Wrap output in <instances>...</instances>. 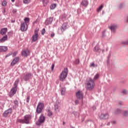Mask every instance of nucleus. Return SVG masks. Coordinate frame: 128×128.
<instances>
[{"label":"nucleus","mask_w":128,"mask_h":128,"mask_svg":"<svg viewBox=\"0 0 128 128\" xmlns=\"http://www.w3.org/2000/svg\"><path fill=\"white\" fill-rule=\"evenodd\" d=\"M118 28V26L116 24H112V32L113 34H116V29Z\"/></svg>","instance_id":"obj_19"},{"label":"nucleus","mask_w":128,"mask_h":128,"mask_svg":"<svg viewBox=\"0 0 128 128\" xmlns=\"http://www.w3.org/2000/svg\"><path fill=\"white\" fill-rule=\"evenodd\" d=\"M104 52V50H102V52Z\"/></svg>","instance_id":"obj_57"},{"label":"nucleus","mask_w":128,"mask_h":128,"mask_svg":"<svg viewBox=\"0 0 128 128\" xmlns=\"http://www.w3.org/2000/svg\"><path fill=\"white\" fill-rule=\"evenodd\" d=\"M6 32H8V28H2L0 30V34H2V36H4V34H6Z\"/></svg>","instance_id":"obj_20"},{"label":"nucleus","mask_w":128,"mask_h":128,"mask_svg":"<svg viewBox=\"0 0 128 128\" xmlns=\"http://www.w3.org/2000/svg\"><path fill=\"white\" fill-rule=\"evenodd\" d=\"M74 64H80V59L76 60L74 62Z\"/></svg>","instance_id":"obj_39"},{"label":"nucleus","mask_w":128,"mask_h":128,"mask_svg":"<svg viewBox=\"0 0 128 128\" xmlns=\"http://www.w3.org/2000/svg\"><path fill=\"white\" fill-rule=\"evenodd\" d=\"M24 3L26 4H28L30 3V0H24Z\"/></svg>","instance_id":"obj_40"},{"label":"nucleus","mask_w":128,"mask_h":128,"mask_svg":"<svg viewBox=\"0 0 128 128\" xmlns=\"http://www.w3.org/2000/svg\"><path fill=\"white\" fill-rule=\"evenodd\" d=\"M8 50V47L6 46H0V52H4Z\"/></svg>","instance_id":"obj_17"},{"label":"nucleus","mask_w":128,"mask_h":128,"mask_svg":"<svg viewBox=\"0 0 128 128\" xmlns=\"http://www.w3.org/2000/svg\"><path fill=\"white\" fill-rule=\"evenodd\" d=\"M16 88L14 87L10 90V96H12L16 94Z\"/></svg>","instance_id":"obj_18"},{"label":"nucleus","mask_w":128,"mask_h":128,"mask_svg":"<svg viewBox=\"0 0 128 128\" xmlns=\"http://www.w3.org/2000/svg\"><path fill=\"white\" fill-rule=\"evenodd\" d=\"M35 34L32 36V42H36L38 40V30H34Z\"/></svg>","instance_id":"obj_8"},{"label":"nucleus","mask_w":128,"mask_h":128,"mask_svg":"<svg viewBox=\"0 0 128 128\" xmlns=\"http://www.w3.org/2000/svg\"><path fill=\"white\" fill-rule=\"evenodd\" d=\"M63 124H64V122H63Z\"/></svg>","instance_id":"obj_58"},{"label":"nucleus","mask_w":128,"mask_h":128,"mask_svg":"<svg viewBox=\"0 0 128 128\" xmlns=\"http://www.w3.org/2000/svg\"><path fill=\"white\" fill-rule=\"evenodd\" d=\"M32 78V74L30 73H27L25 74L23 76V79L24 80H28L30 78Z\"/></svg>","instance_id":"obj_11"},{"label":"nucleus","mask_w":128,"mask_h":128,"mask_svg":"<svg viewBox=\"0 0 128 128\" xmlns=\"http://www.w3.org/2000/svg\"><path fill=\"white\" fill-rule=\"evenodd\" d=\"M64 94H66V88H62L61 89V94L64 96Z\"/></svg>","instance_id":"obj_26"},{"label":"nucleus","mask_w":128,"mask_h":128,"mask_svg":"<svg viewBox=\"0 0 128 128\" xmlns=\"http://www.w3.org/2000/svg\"><path fill=\"white\" fill-rule=\"evenodd\" d=\"M76 96L78 98L82 99L84 98V93L79 90L76 93Z\"/></svg>","instance_id":"obj_12"},{"label":"nucleus","mask_w":128,"mask_h":128,"mask_svg":"<svg viewBox=\"0 0 128 128\" xmlns=\"http://www.w3.org/2000/svg\"><path fill=\"white\" fill-rule=\"evenodd\" d=\"M100 78V74H96V76H94V80H98Z\"/></svg>","instance_id":"obj_34"},{"label":"nucleus","mask_w":128,"mask_h":128,"mask_svg":"<svg viewBox=\"0 0 128 128\" xmlns=\"http://www.w3.org/2000/svg\"><path fill=\"white\" fill-rule=\"evenodd\" d=\"M108 126H110V123H108Z\"/></svg>","instance_id":"obj_56"},{"label":"nucleus","mask_w":128,"mask_h":128,"mask_svg":"<svg viewBox=\"0 0 128 128\" xmlns=\"http://www.w3.org/2000/svg\"><path fill=\"white\" fill-rule=\"evenodd\" d=\"M47 112H48V116H52V111H50V110H48Z\"/></svg>","instance_id":"obj_29"},{"label":"nucleus","mask_w":128,"mask_h":128,"mask_svg":"<svg viewBox=\"0 0 128 128\" xmlns=\"http://www.w3.org/2000/svg\"><path fill=\"white\" fill-rule=\"evenodd\" d=\"M124 116H128V110H125L123 112Z\"/></svg>","instance_id":"obj_32"},{"label":"nucleus","mask_w":128,"mask_h":128,"mask_svg":"<svg viewBox=\"0 0 128 128\" xmlns=\"http://www.w3.org/2000/svg\"><path fill=\"white\" fill-rule=\"evenodd\" d=\"M44 116L43 114H41L39 120L36 122V124L37 126H40V124H44Z\"/></svg>","instance_id":"obj_3"},{"label":"nucleus","mask_w":128,"mask_h":128,"mask_svg":"<svg viewBox=\"0 0 128 128\" xmlns=\"http://www.w3.org/2000/svg\"><path fill=\"white\" fill-rule=\"evenodd\" d=\"M15 0H12V2H14Z\"/></svg>","instance_id":"obj_55"},{"label":"nucleus","mask_w":128,"mask_h":128,"mask_svg":"<svg viewBox=\"0 0 128 128\" xmlns=\"http://www.w3.org/2000/svg\"><path fill=\"white\" fill-rule=\"evenodd\" d=\"M30 54V52L28 49L23 50L22 52V56H24V58H26V56H28Z\"/></svg>","instance_id":"obj_5"},{"label":"nucleus","mask_w":128,"mask_h":128,"mask_svg":"<svg viewBox=\"0 0 128 128\" xmlns=\"http://www.w3.org/2000/svg\"><path fill=\"white\" fill-rule=\"evenodd\" d=\"M121 44H122L123 46H126L128 44V40L126 41H122L121 42Z\"/></svg>","instance_id":"obj_30"},{"label":"nucleus","mask_w":128,"mask_h":128,"mask_svg":"<svg viewBox=\"0 0 128 128\" xmlns=\"http://www.w3.org/2000/svg\"><path fill=\"white\" fill-rule=\"evenodd\" d=\"M6 0H4L2 2V6H6Z\"/></svg>","instance_id":"obj_37"},{"label":"nucleus","mask_w":128,"mask_h":128,"mask_svg":"<svg viewBox=\"0 0 128 128\" xmlns=\"http://www.w3.org/2000/svg\"><path fill=\"white\" fill-rule=\"evenodd\" d=\"M68 28V24L64 23L62 24V26H61V31L64 32Z\"/></svg>","instance_id":"obj_15"},{"label":"nucleus","mask_w":128,"mask_h":128,"mask_svg":"<svg viewBox=\"0 0 128 128\" xmlns=\"http://www.w3.org/2000/svg\"><path fill=\"white\" fill-rule=\"evenodd\" d=\"M74 102H75V104H78L80 101L78 100H75Z\"/></svg>","instance_id":"obj_45"},{"label":"nucleus","mask_w":128,"mask_h":128,"mask_svg":"<svg viewBox=\"0 0 128 128\" xmlns=\"http://www.w3.org/2000/svg\"><path fill=\"white\" fill-rule=\"evenodd\" d=\"M56 4H52L50 6V9L54 10V8H56Z\"/></svg>","instance_id":"obj_24"},{"label":"nucleus","mask_w":128,"mask_h":128,"mask_svg":"<svg viewBox=\"0 0 128 128\" xmlns=\"http://www.w3.org/2000/svg\"><path fill=\"white\" fill-rule=\"evenodd\" d=\"M122 110H120V108H117L115 111H114V114H122Z\"/></svg>","instance_id":"obj_23"},{"label":"nucleus","mask_w":128,"mask_h":128,"mask_svg":"<svg viewBox=\"0 0 128 128\" xmlns=\"http://www.w3.org/2000/svg\"><path fill=\"white\" fill-rule=\"evenodd\" d=\"M24 24H28V22H30V18H26L24 19Z\"/></svg>","instance_id":"obj_25"},{"label":"nucleus","mask_w":128,"mask_h":128,"mask_svg":"<svg viewBox=\"0 0 128 128\" xmlns=\"http://www.w3.org/2000/svg\"><path fill=\"white\" fill-rule=\"evenodd\" d=\"M18 82H20L19 80H17L15 81L14 83V88H18Z\"/></svg>","instance_id":"obj_27"},{"label":"nucleus","mask_w":128,"mask_h":128,"mask_svg":"<svg viewBox=\"0 0 128 128\" xmlns=\"http://www.w3.org/2000/svg\"><path fill=\"white\" fill-rule=\"evenodd\" d=\"M54 0L56 1V0Z\"/></svg>","instance_id":"obj_60"},{"label":"nucleus","mask_w":128,"mask_h":128,"mask_svg":"<svg viewBox=\"0 0 128 128\" xmlns=\"http://www.w3.org/2000/svg\"><path fill=\"white\" fill-rule=\"evenodd\" d=\"M85 86L88 90H92L94 88V81L92 78H89L86 82Z\"/></svg>","instance_id":"obj_1"},{"label":"nucleus","mask_w":128,"mask_h":128,"mask_svg":"<svg viewBox=\"0 0 128 128\" xmlns=\"http://www.w3.org/2000/svg\"><path fill=\"white\" fill-rule=\"evenodd\" d=\"M54 33L52 32L51 34V38H54Z\"/></svg>","instance_id":"obj_49"},{"label":"nucleus","mask_w":128,"mask_h":128,"mask_svg":"<svg viewBox=\"0 0 128 128\" xmlns=\"http://www.w3.org/2000/svg\"><path fill=\"white\" fill-rule=\"evenodd\" d=\"M102 8H104V6H102V4L100 6L98 7V8H97V12H100V10H102Z\"/></svg>","instance_id":"obj_31"},{"label":"nucleus","mask_w":128,"mask_h":128,"mask_svg":"<svg viewBox=\"0 0 128 128\" xmlns=\"http://www.w3.org/2000/svg\"><path fill=\"white\" fill-rule=\"evenodd\" d=\"M48 4V0H43V4H44V6H46V4Z\"/></svg>","instance_id":"obj_35"},{"label":"nucleus","mask_w":128,"mask_h":128,"mask_svg":"<svg viewBox=\"0 0 128 128\" xmlns=\"http://www.w3.org/2000/svg\"><path fill=\"white\" fill-rule=\"evenodd\" d=\"M60 102H58V101H56L54 106L55 110H60Z\"/></svg>","instance_id":"obj_21"},{"label":"nucleus","mask_w":128,"mask_h":128,"mask_svg":"<svg viewBox=\"0 0 128 128\" xmlns=\"http://www.w3.org/2000/svg\"><path fill=\"white\" fill-rule=\"evenodd\" d=\"M122 94H128V90L126 89H124L122 91Z\"/></svg>","instance_id":"obj_36"},{"label":"nucleus","mask_w":128,"mask_h":128,"mask_svg":"<svg viewBox=\"0 0 128 128\" xmlns=\"http://www.w3.org/2000/svg\"><path fill=\"white\" fill-rule=\"evenodd\" d=\"M12 53H9L6 56V58H8V56H12Z\"/></svg>","instance_id":"obj_42"},{"label":"nucleus","mask_w":128,"mask_h":128,"mask_svg":"<svg viewBox=\"0 0 128 128\" xmlns=\"http://www.w3.org/2000/svg\"><path fill=\"white\" fill-rule=\"evenodd\" d=\"M28 30V24L26 23H20V30L21 32H26Z\"/></svg>","instance_id":"obj_6"},{"label":"nucleus","mask_w":128,"mask_h":128,"mask_svg":"<svg viewBox=\"0 0 128 128\" xmlns=\"http://www.w3.org/2000/svg\"><path fill=\"white\" fill-rule=\"evenodd\" d=\"M30 96H28L27 97V98H26V102H30Z\"/></svg>","instance_id":"obj_48"},{"label":"nucleus","mask_w":128,"mask_h":128,"mask_svg":"<svg viewBox=\"0 0 128 128\" xmlns=\"http://www.w3.org/2000/svg\"><path fill=\"white\" fill-rule=\"evenodd\" d=\"M17 122H20V124H25L24 120L18 119Z\"/></svg>","instance_id":"obj_33"},{"label":"nucleus","mask_w":128,"mask_h":128,"mask_svg":"<svg viewBox=\"0 0 128 128\" xmlns=\"http://www.w3.org/2000/svg\"><path fill=\"white\" fill-rule=\"evenodd\" d=\"M30 120H32V116L26 115L24 116V122L26 124H30Z\"/></svg>","instance_id":"obj_7"},{"label":"nucleus","mask_w":128,"mask_h":128,"mask_svg":"<svg viewBox=\"0 0 128 128\" xmlns=\"http://www.w3.org/2000/svg\"><path fill=\"white\" fill-rule=\"evenodd\" d=\"M66 76H68V68H64V70L60 75V80L64 82L66 78Z\"/></svg>","instance_id":"obj_2"},{"label":"nucleus","mask_w":128,"mask_h":128,"mask_svg":"<svg viewBox=\"0 0 128 128\" xmlns=\"http://www.w3.org/2000/svg\"><path fill=\"white\" fill-rule=\"evenodd\" d=\"M82 6H84L85 8H86L88 6V0H83L81 4Z\"/></svg>","instance_id":"obj_16"},{"label":"nucleus","mask_w":128,"mask_h":128,"mask_svg":"<svg viewBox=\"0 0 128 128\" xmlns=\"http://www.w3.org/2000/svg\"><path fill=\"white\" fill-rule=\"evenodd\" d=\"M124 8V4H120L119 6V8H120V10H122V8Z\"/></svg>","instance_id":"obj_43"},{"label":"nucleus","mask_w":128,"mask_h":128,"mask_svg":"<svg viewBox=\"0 0 128 128\" xmlns=\"http://www.w3.org/2000/svg\"><path fill=\"white\" fill-rule=\"evenodd\" d=\"M102 34H104V32H102Z\"/></svg>","instance_id":"obj_59"},{"label":"nucleus","mask_w":128,"mask_h":128,"mask_svg":"<svg viewBox=\"0 0 128 128\" xmlns=\"http://www.w3.org/2000/svg\"><path fill=\"white\" fill-rule=\"evenodd\" d=\"M54 64H52V70H54Z\"/></svg>","instance_id":"obj_46"},{"label":"nucleus","mask_w":128,"mask_h":128,"mask_svg":"<svg viewBox=\"0 0 128 128\" xmlns=\"http://www.w3.org/2000/svg\"><path fill=\"white\" fill-rule=\"evenodd\" d=\"M108 28H110V30H111L112 32V26H109Z\"/></svg>","instance_id":"obj_50"},{"label":"nucleus","mask_w":128,"mask_h":128,"mask_svg":"<svg viewBox=\"0 0 128 128\" xmlns=\"http://www.w3.org/2000/svg\"><path fill=\"white\" fill-rule=\"evenodd\" d=\"M11 22H12V24H14V22H16V20H12Z\"/></svg>","instance_id":"obj_53"},{"label":"nucleus","mask_w":128,"mask_h":128,"mask_svg":"<svg viewBox=\"0 0 128 128\" xmlns=\"http://www.w3.org/2000/svg\"><path fill=\"white\" fill-rule=\"evenodd\" d=\"M41 32H42V36H44V32H46V29L44 28H43L42 31H41Z\"/></svg>","instance_id":"obj_41"},{"label":"nucleus","mask_w":128,"mask_h":128,"mask_svg":"<svg viewBox=\"0 0 128 128\" xmlns=\"http://www.w3.org/2000/svg\"><path fill=\"white\" fill-rule=\"evenodd\" d=\"M6 40H8V36L6 35L0 39V42H4Z\"/></svg>","instance_id":"obj_22"},{"label":"nucleus","mask_w":128,"mask_h":128,"mask_svg":"<svg viewBox=\"0 0 128 128\" xmlns=\"http://www.w3.org/2000/svg\"><path fill=\"white\" fill-rule=\"evenodd\" d=\"M90 66L94 67V63H92L91 64H90Z\"/></svg>","instance_id":"obj_51"},{"label":"nucleus","mask_w":128,"mask_h":128,"mask_svg":"<svg viewBox=\"0 0 128 128\" xmlns=\"http://www.w3.org/2000/svg\"><path fill=\"white\" fill-rule=\"evenodd\" d=\"M43 108H44V104L41 102H39L38 103V105L36 108V112L38 114H40V112H42Z\"/></svg>","instance_id":"obj_4"},{"label":"nucleus","mask_w":128,"mask_h":128,"mask_svg":"<svg viewBox=\"0 0 128 128\" xmlns=\"http://www.w3.org/2000/svg\"><path fill=\"white\" fill-rule=\"evenodd\" d=\"M12 108H10L9 109L6 110L3 114L4 116H8V114H12Z\"/></svg>","instance_id":"obj_9"},{"label":"nucleus","mask_w":128,"mask_h":128,"mask_svg":"<svg viewBox=\"0 0 128 128\" xmlns=\"http://www.w3.org/2000/svg\"><path fill=\"white\" fill-rule=\"evenodd\" d=\"M14 108H18V100H15L14 102Z\"/></svg>","instance_id":"obj_28"},{"label":"nucleus","mask_w":128,"mask_h":128,"mask_svg":"<svg viewBox=\"0 0 128 128\" xmlns=\"http://www.w3.org/2000/svg\"><path fill=\"white\" fill-rule=\"evenodd\" d=\"M98 50H100V48H98V46H96L94 47V52H98Z\"/></svg>","instance_id":"obj_38"},{"label":"nucleus","mask_w":128,"mask_h":128,"mask_svg":"<svg viewBox=\"0 0 128 128\" xmlns=\"http://www.w3.org/2000/svg\"><path fill=\"white\" fill-rule=\"evenodd\" d=\"M52 18H47V20H46L44 24L46 26H48V24H50L52 22Z\"/></svg>","instance_id":"obj_14"},{"label":"nucleus","mask_w":128,"mask_h":128,"mask_svg":"<svg viewBox=\"0 0 128 128\" xmlns=\"http://www.w3.org/2000/svg\"><path fill=\"white\" fill-rule=\"evenodd\" d=\"M112 124H116V121H113Z\"/></svg>","instance_id":"obj_54"},{"label":"nucleus","mask_w":128,"mask_h":128,"mask_svg":"<svg viewBox=\"0 0 128 128\" xmlns=\"http://www.w3.org/2000/svg\"><path fill=\"white\" fill-rule=\"evenodd\" d=\"M72 114L74 116H76V115L78 114V112H73Z\"/></svg>","instance_id":"obj_47"},{"label":"nucleus","mask_w":128,"mask_h":128,"mask_svg":"<svg viewBox=\"0 0 128 128\" xmlns=\"http://www.w3.org/2000/svg\"><path fill=\"white\" fill-rule=\"evenodd\" d=\"M16 56V53L14 52L13 54V56Z\"/></svg>","instance_id":"obj_52"},{"label":"nucleus","mask_w":128,"mask_h":128,"mask_svg":"<svg viewBox=\"0 0 128 128\" xmlns=\"http://www.w3.org/2000/svg\"><path fill=\"white\" fill-rule=\"evenodd\" d=\"M18 60H20V58H18V57H16L15 58H14L10 64L12 66H14V64H16V62H18Z\"/></svg>","instance_id":"obj_13"},{"label":"nucleus","mask_w":128,"mask_h":128,"mask_svg":"<svg viewBox=\"0 0 128 128\" xmlns=\"http://www.w3.org/2000/svg\"><path fill=\"white\" fill-rule=\"evenodd\" d=\"M118 104H119L120 106H122V104H124V102H122V101H118Z\"/></svg>","instance_id":"obj_44"},{"label":"nucleus","mask_w":128,"mask_h":128,"mask_svg":"<svg viewBox=\"0 0 128 128\" xmlns=\"http://www.w3.org/2000/svg\"><path fill=\"white\" fill-rule=\"evenodd\" d=\"M99 118L100 120H108V113L102 114Z\"/></svg>","instance_id":"obj_10"}]
</instances>
